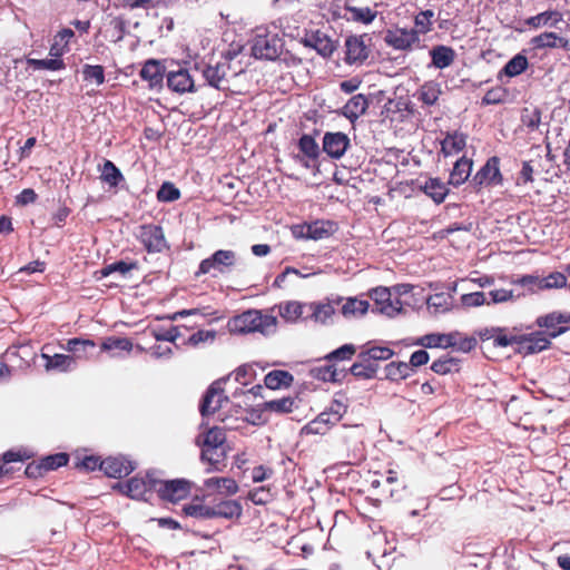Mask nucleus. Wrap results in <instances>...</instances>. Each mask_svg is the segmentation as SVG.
<instances>
[{"label": "nucleus", "instance_id": "nucleus-1", "mask_svg": "<svg viewBox=\"0 0 570 570\" xmlns=\"http://www.w3.org/2000/svg\"><path fill=\"white\" fill-rule=\"evenodd\" d=\"M276 324L277 320L275 316L262 313L257 309H248L230 318L227 323V327L233 334L254 332L268 334L275 330Z\"/></svg>", "mask_w": 570, "mask_h": 570}, {"label": "nucleus", "instance_id": "nucleus-2", "mask_svg": "<svg viewBox=\"0 0 570 570\" xmlns=\"http://www.w3.org/2000/svg\"><path fill=\"white\" fill-rule=\"evenodd\" d=\"M284 49L283 38L266 28H256L252 40V53L257 59L276 60Z\"/></svg>", "mask_w": 570, "mask_h": 570}, {"label": "nucleus", "instance_id": "nucleus-3", "mask_svg": "<svg viewBox=\"0 0 570 570\" xmlns=\"http://www.w3.org/2000/svg\"><path fill=\"white\" fill-rule=\"evenodd\" d=\"M226 435L223 429H209L202 444V459L212 465L222 463L226 458Z\"/></svg>", "mask_w": 570, "mask_h": 570}, {"label": "nucleus", "instance_id": "nucleus-4", "mask_svg": "<svg viewBox=\"0 0 570 570\" xmlns=\"http://www.w3.org/2000/svg\"><path fill=\"white\" fill-rule=\"evenodd\" d=\"M235 263L236 253L234 250H216L212 256L200 262L196 276L209 274L212 272L224 274L228 272Z\"/></svg>", "mask_w": 570, "mask_h": 570}, {"label": "nucleus", "instance_id": "nucleus-5", "mask_svg": "<svg viewBox=\"0 0 570 570\" xmlns=\"http://www.w3.org/2000/svg\"><path fill=\"white\" fill-rule=\"evenodd\" d=\"M136 237L148 253H161L168 248L164 230L159 225L145 224L139 226Z\"/></svg>", "mask_w": 570, "mask_h": 570}, {"label": "nucleus", "instance_id": "nucleus-6", "mask_svg": "<svg viewBox=\"0 0 570 570\" xmlns=\"http://www.w3.org/2000/svg\"><path fill=\"white\" fill-rule=\"evenodd\" d=\"M159 480L154 474L147 473L145 478L134 476L124 485L126 493L137 500L148 501L154 492H156Z\"/></svg>", "mask_w": 570, "mask_h": 570}, {"label": "nucleus", "instance_id": "nucleus-7", "mask_svg": "<svg viewBox=\"0 0 570 570\" xmlns=\"http://www.w3.org/2000/svg\"><path fill=\"white\" fill-rule=\"evenodd\" d=\"M370 297L374 301L375 309L390 317L401 313L403 303L401 299H392V291L387 287H376L370 291Z\"/></svg>", "mask_w": 570, "mask_h": 570}, {"label": "nucleus", "instance_id": "nucleus-8", "mask_svg": "<svg viewBox=\"0 0 570 570\" xmlns=\"http://www.w3.org/2000/svg\"><path fill=\"white\" fill-rule=\"evenodd\" d=\"M156 492L161 500L175 503L186 499L189 495L190 482L184 479H176L170 481L159 480Z\"/></svg>", "mask_w": 570, "mask_h": 570}, {"label": "nucleus", "instance_id": "nucleus-9", "mask_svg": "<svg viewBox=\"0 0 570 570\" xmlns=\"http://www.w3.org/2000/svg\"><path fill=\"white\" fill-rule=\"evenodd\" d=\"M537 325L549 331L548 336L554 338L566 333L570 326V313L552 312L537 318Z\"/></svg>", "mask_w": 570, "mask_h": 570}, {"label": "nucleus", "instance_id": "nucleus-10", "mask_svg": "<svg viewBox=\"0 0 570 570\" xmlns=\"http://www.w3.org/2000/svg\"><path fill=\"white\" fill-rule=\"evenodd\" d=\"M384 40L390 47L396 50H407L420 42L417 31L405 28L387 30Z\"/></svg>", "mask_w": 570, "mask_h": 570}, {"label": "nucleus", "instance_id": "nucleus-11", "mask_svg": "<svg viewBox=\"0 0 570 570\" xmlns=\"http://www.w3.org/2000/svg\"><path fill=\"white\" fill-rule=\"evenodd\" d=\"M166 82L171 91L179 95L196 91L194 78L186 68L179 67L177 70L169 71L166 75Z\"/></svg>", "mask_w": 570, "mask_h": 570}, {"label": "nucleus", "instance_id": "nucleus-12", "mask_svg": "<svg viewBox=\"0 0 570 570\" xmlns=\"http://www.w3.org/2000/svg\"><path fill=\"white\" fill-rule=\"evenodd\" d=\"M351 140L344 132H325L323 136V151L333 159H340L350 147Z\"/></svg>", "mask_w": 570, "mask_h": 570}, {"label": "nucleus", "instance_id": "nucleus-13", "mask_svg": "<svg viewBox=\"0 0 570 570\" xmlns=\"http://www.w3.org/2000/svg\"><path fill=\"white\" fill-rule=\"evenodd\" d=\"M500 160L498 157H491L473 176L472 184L476 187L499 185L502 176L499 168Z\"/></svg>", "mask_w": 570, "mask_h": 570}, {"label": "nucleus", "instance_id": "nucleus-14", "mask_svg": "<svg viewBox=\"0 0 570 570\" xmlns=\"http://www.w3.org/2000/svg\"><path fill=\"white\" fill-rule=\"evenodd\" d=\"M342 297L327 298L325 302L308 303L307 318L316 323L326 324L335 314L336 306L342 303Z\"/></svg>", "mask_w": 570, "mask_h": 570}, {"label": "nucleus", "instance_id": "nucleus-15", "mask_svg": "<svg viewBox=\"0 0 570 570\" xmlns=\"http://www.w3.org/2000/svg\"><path fill=\"white\" fill-rule=\"evenodd\" d=\"M99 469L109 478L120 479L130 474L135 465L125 456H109L100 461Z\"/></svg>", "mask_w": 570, "mask_h": 570}, {"label": "nucleus", "instance_id": "nucleus-16", "mask_svg": "<svg viewBox=\"0 0 570 570\" xmlns=\"http://www.w3.org/2000/svg\"><path fill=\"white\" fill-rule=\"evenodd\" d=\"M227 396L224 395V390L220 386V382H214L207 390L200 404V414L208 416L217 412L224 402H227Z\"/></svg>", "mask_w": 570, "mask_h": 570}, {"label": "nucleus", "instance_id": "nucleus-17", "mask_svg": "<svg viewBox=\"0 0 570 570\" xmlns=\"http://www.w3.org/2000/svg\"><path fill=\"white\" fill-rule=\"evenodd\" d=\"M302 43L305 47L313 48L323 58H328L336 50V42L332 40L326 33L321 31L312 32L306 35L302 39Z\"/></svg>", "mask_w": 570, "mask_h": 570}, {"label": "nucleus", "instance_id": "nucleus-18", "mask_svg": "<svg viewBox=\"0 0 570 570\" xmlns=\"http://www.w3.org/2000/svg\"><path fill=\"white\" fill-rule=\"evenodd\" d=\"M550 345V337L542 332H534L529 335H519L518 351L524 354L539 353Z\"/></svg>", "mask_w": 570, "mask_h": 570}, {"label": "nucleus", "instance_id": "nucleus-19", "mask_svg": "<svg viewBox=\"0 0 570 570\" xmlns=\"http://www.w3.org/2000/svg\"><path fill=\"white\" fill-rule=\"evenodd\" d=\"M299 228L302 232L305 230V238L318 240L333 235L337 226L331 220H315L309 224H304Z\"/></svg>", "mask_w": 570, "mask_h": 570}, {"label": "nucleus", "instance_id": "nucleus-20", "mask_svg": "<svg viewBox=\"0 0 570 570\" xmlns=\"http://www.w3.org/2000/svg\"><path fill=\"white\" fill-rule=\"evenodd\" d=\"M230 66H228L227 61H217L215 65H207L203 69V77L207 85L222 89V83L224 82Z\"/></svg>", "mask_w": 570, "mask_h": 570}, {"label": "nucleus", "instance_id": "nucleus-21", "mask_svg": "<svg viewBox=\"0 0 570 570\" xmlns=\"http://www.w3.org/2000/svg\"><path fill=\"white\" fill-rule=\"evenodd\" d=\"M346 57L345 61L348 65L361 63L367 56V48L361 37L351 36L345 41Z\"/></svg>", "mask_w": 570, "mask_h": 570}, {"label": "nucleus", "instance_id": "nucleus-22", "mask_svg": "<svg viewBox=\"0 0 570 570\" xmlns=\"http://www.w3.org/2000/svg\"><path fill=\"white\" fill-rule=\"evenodd\" d=\"M281 317L286 322L295 323L299 320H307L308 304L289 301L278 305Z\"/></svg>", "mask_w": 570, "mask_h": 570}, {"label": "nucleus", "instance_id": "nucleus-23", "mask_svg": "<svg viewBox=\"0 0 570 570\" xmlns=\"http://www.w3.org/2000/svg\"><path fill=\"white\" fill-rule=\"evenodd\" d=\"M460 336V333L452 332L449 334H428L421 337L417 342L419 345L433 348V347H443L448 348L451 346H456V337Z\"/></svg>", "mask_w": 570, "mask_h": 570}, {"label": "nucleus", "instance_id": "nucleus-24", "mask_svg": "<svg viewBox=\"0 0 570 570\" xmlns=\"http://www.w3.org/2000/svg\"><path fill=\"white\" fill-rule=\"evenodd\" d=\"M142 80L148 82L149 88H156L163 83L164 68L159 61L150 59L142 66L140 72Z\"/></svg>", "mask_w": 570, "mask_h": 570}, {"label": "nucleus", "instance_id": "nucleus-25", "mask_svg": "<svg viewBox=\"0 0 570 570\" xmlns=\"http://www.w3.org/2000/svg\"><path fill=\"white\" fill-rule=\"evenodd\" d=\"M563 19V16L558 10H547L541 13H538L537 16L530 17L525 19L524 23L532 28V29H539L542 27H556L559 22H561Z\"/></svg>", "mask_w": 570, "mask_h": 570}, {"label": "nucleus", "instance_id": "nucleus-26", "mask_svg": "<svg viewBox=\"0 0 570 570\" xmlns=\"http://www.w3.org/2000/svg\"><path fill=\"white\" fill-rule=\"evenodd\" d=\"M368 100L363 94L354 95L343 107L342 114L352 122L365 114Z\"/></svg>", "mask_w": 570, "mask_h": 570}, {"label": "nucleus", "instance_id": "nucleus-27", "mask_svg": "<svg viewBox=\"0 0 570 570\" xmlns=\"http://www.w3.org/2000/svg\"><path fill=\"white\" fill-rule=\"evenodd\" d=\"M530 43L535 49H544V48H562L569 49V40L558 36L554 32H543L535 37H533Z\"/></svg>", "mask_w": 570, "mask_h": 570}, {"label": "nucleus", "instance_id": "nucleus-28", "mask_svg": "<svg viewBox=\"0 0 570 570\" xmlns=\"http://www.w3.org/2000/svg\"><path fill=\"white\" fill-rule=\"evenodd\" d=\"M442 95L441 83L436 81L424 82L415 94V97L423 106H434Z\"/></svg>", "mask_w": 570, "mask_h": 570}, {"label": "nucleus", "instance_id": "nucleus-29", "mask_svg": "<svg viewBox=\"0 0 570 570\" xmlns=\"http://www.w3.org/2000/svg\"><path fill=\"white\" fill-rule=\"evenodd\" d=\"M432 66L438 69L450 67L455 59V51L448 46H435L430 50Z\"/></svg>", "mask_w": 570, "mask_h": 570}, {"label": "nucleus", "instance_id": "nucleus-30", "mask_svg": "<svg viewBox=\"0 0 570 570\" xmlns=\"http://www.w3.org/2000/svg\"><path fill=\"white\" fill-rule=\"evenodd\" d=\"M340 305L343 316L347 318L363 316L370 307L367 301L358 299L356 297H348L343 299Z\"/></svg>", "mask_w": 570, "mask_h": 570}, {"label": "nucleus", "instance_id": "nucleus-31", "mask_svg": "<svg viewBox=\"0 0 570 570\" xmlns=\"http://www.w3.org/2000/svg\"><path fill=\"white\" fill-rule=\"evenodd\" d=\"M393 355L394 351L387 346H376L367 343L358 354V360H365L373 363L375 361H387Z\"/></svg>", "mask_w": 570, "mask_h": 570}, {"label": "nucleus", "instance_id": "nucleus-32", "mask_svg": "<svg viewBox=\"0 0 570 570\" xmlns=\"http://www.w3.org/2000/svg\"><path fill=\"white\" fill-rule=\"evenodd\" d=\"M421 189L431 197L436 204H441L444 202L449 189L444 183H442L439 178H429L421 186Z\"/></svg>", "mask_w": 570, "mask_h": 570}, {"label": "nucleus", "instance_id": "nucleus-33", "mask_svg": "<svg viewBox=\"0 0 570 570\" xmlns=\"http://www.w3.org/2000/svg\"><path fill=\"white\" fill-rule=\"evenodd\" d=\"M214 518L234 519L242 515V505L235 500H223L214 505Z\"/></svg>", "mask_w": 570, "mask_h": 570}, {"label": "nucleus", "instance_id": "nucleus-34", "mask_svg": "<svg viewBox=\"0 0 570 570\" xmlns=\"http://www.w3.org/2000/svg\"><path fill=\"white\" fill-rule=\"evenodd\" d=\"M472 161L465 157L456 160L450 174L449 184L458 187L462 185L470 176Z\"/></svg>", "mask_w": 570, "mask_h": 570}, {"label": "nucleus", "instance_id": "nucleus-35", "mask_svg": "<svg viewBox=\"0 0 570 570\" xmlns=\"http://www.w3.org/2000/svg\"><path fill=\"white\" fill-rule=\"evenodd\" d=\"M466 144V138L461 132L448 134L441 141V150L444 156H451L463 150Z\"/></svg>", "mask_w": 570, "mask_h": 570}, {"label": "nucleus", "instance_id": "nucleus-36", "mask_svg": "<svg viewBox=\"0 0 570 570\" xmlns=\"http://www.w3.org/2000/svg\"><path fill=\"white\" fill-rule=\"evenodd\" d=\"M293 375L283 370H274L266 374L264 382L266 387L277 390L281 387H288L293 383Z\"/></svg>", "mask_w": 570, "mask_h": 570}, {"label": "nucleus", "instance_id": "nucleus-37", "mask_svg": "<svg viewBox=\"0 0 570 570\" xmlns=\"http://www.w3.org/2000/svg\"><path fill=\"white\" fill-rule=\"evenodd\" d=\"M42 357L47 360L46 368L48 371L59 370L66 372L75 365V358L66 354H55L53 356L42 354Z\"/></svg>", "mask_w": 570, "mask_h": 570}, {"label": "nucleus", "instance_id": "nucleus-38", "mask_svg": "<svg viewBox=\"0 0 570 570\" xmlns=\"http://www.w3.org/2000/svg\"><path fill=\"white\" fill-rule=\"evenodd\" d=\"M204 485L208 489H217L225 494H235L238 491L237 483L229 478H209L205 480Z\"/></svg>", "mask_w": 570, "mask_h": 570}, {"label": "nucleus", "instance_id": "nucleus-39", "mask_svg": "<svg viewBox=\"0 0 570 570\" xmlns=\"http://www.w3.org/2000/svg\"><path fill=\"white\" fill-rule=\"evenodd\" d=\"M100 179L110 187H116L124 180V176L117 166L111 160L107 159L102 165Z\"/></svg>", "mask_w": 570, "mask_h": 570}, {"label": "nucleus", "instance_id": "nucleus-40", "mask_svg": "<svg viewBox=\"0 0 570 570\" xmlns=\"http://www.w3.org/2000/svg\"><path fill=\"white\" fill-rule=\"evenodd\" d=\"M528 66V58L522 53H518L505 63L501 72L508 77H517L521 75Z\"/></svg>", "mask_w": 570, "mask_h": 570}, {"label": "nucleus", "instance_id": "nucleus-41", "mask_svg": "<svg viewBox=\"0 0 570 570\" xmlns=\"http://www.w3.org/2000/svg\"><path fill=\"white\" fill-rule=\"evenodd\" d=\"M385 377L391 381H400L410 376L412 368L405 362H391L385 368Z\"/></svg>", "mask_w": 570, "mask_h": 570}, {"label": "nucleus", "instance_id": "nucleus-42", "mask_svg": "<svg viewBox=\"0 0 570 570\" xmlns=\"http://www.w3.org/2000/svg\"><path fill=\"white\" fill-rule=\"evenodd\" d=\"M453 297L450 293H436L430 295L426 299L429 308H433L435 313H443L451 308Z\"/></svg>", "mask_w": 570, "mask_h": 570}, {"label": "nucleus", "instance_id": "nucleus-43", "mask_svg": "<svg viewBox=\"0 0 570 570\" xmlns=\"http://www.w3.org/2000/svg\"><path fill=\"white\" fill-rule=\"evenodd\" d=\"M315 377L324 382H340L344 376V372L338 370L334 364H326L313 370Z\"/></svg>", "mask_w": 570, "mask_h": 570}, {"label": "nucleus", "instance_id": "nucleus-44", "mask_svg": "<svg viewBox=\"0 0 570 570\" xmlns=\"http://www.w3.org/2000/svg\"><path fill=\"white\" fill-rule=\"evenodd\" d=\"M521 296H524V293L514 294L513 289L507 288H495L489 292L488 305L491 304H502L507 302H515Z\"/></svg>", "mask_w": 570, "mask_h": 570}, {"label": "nucleus", "instance_id": "nucleus-45", "mask_svg": "<svg viewBox=\"0 0 570 570\" xmlns=\"http://www.w3.org/2000/svg\"><path fill=\"white\" fill-rule=\"evenodd\" d=\"M298 148L304 157H307L308 159L315 160L320 156L318 144L311 135L304 134L298 139Z\"/></svg>", "mask_w": 570, "mask_h": 570}, {"label": "nucleus", "instance_id": "nucleus-46", "mask_svg": "<svg viewBox=\"0 0 570 570\" xmlns=\"http://www.w3.org/2000/svg\"><path fill=\"white\" fill-rule=\"evenodd\" d=\"M95 347L96 344L91 340L71 338L67 342L66 350L81 357L87 356Z\"/></svg>", "mask_w": 570, "mask_h": 570}, {"label": "nucleus", "instance_id": "nucleus-47", "mask_svg": "<svg viewBox=\"0 0 570 570\" xmlns=\"http://www.w3.org/2000/svg\"><path fill=\"white\" fill-rule=\"evenodd\" d=\"M377 371V365L370 361L360 360L358 362H355L351 368L350 372L361 379H373L375 377Z\"/></svg>", "mask_w": 570, "mask_h": 570}, {"label": "nucleus", "instance_id": "nucleus-48", "mask_svg": "<svg viewBox=\"0 0 570 570\" xmlns=\"http://www.w3.org/2000/svg\"><path fill=\"white\" fill-rule=\"evenodd\" d=\"M431 370L440 375L456 372L459 371V361L451 356H443L432 363Z\"/></svg>", "mask_w": 570, "mask_h": 570}, {"label": "nucleus", "instance_id": "nucleus-49", "mask_svg": "<svg viewBox=\"0 0 570 570\" xmlns=\"http://www.w3.org/2000/svg\"><path fill=\"white\" fill-rule=\"evenodd\" d=\"M183 512L187 517H193L197 519H214V510H212V505L207 504L189 503L184 505Z\"/></svg>", "mask_w": 570, "mask_h": 570}, {"label": "nucleus", "instance_id": "nucleus-50", "mask_svg": "<svg viewBox=\"0 0 570 570\" xmlns=\"http://www.w3.org/2000/svg\"><path fill=\"white\" fill-rule=\"evenodd\" d=\"M137 268H138L137 262L127 263L124 261H118V262H115L112 264L105 266L104 268L100 269L99 273H100L101 277H107L110 274L116 273V272L122 276H126L130 271L137 269Z\"/></svg>", "mask_w": 570, "mask_h": 570}, {"label": "nucleus", "instance_id": "nucleus-51", "mask_svg": "<svg viewBox=\"0 0 570 570\" xmlns=\"http://www.w3.org/2000/svg\"><path fill=\"white\" fill-rule=\"evenodd\" d=\"M511 284L525 287L529 293L543 291L542 277L537 275H523L521 277L513 278Z\"/></svg>", "mask_w": 570, "mask_h": 570}, {"label": "nucleus", "instance_id": "nucleus-52", "mask_svg": "<svg viewBox=\"0 0 570 570\" xmlns=\"http://www.w3.org/2000/svg\"><path fill=\"white\" fill-rule=\"evenodd\" d=\"M265 410L276 413H291L296 407L295 399L282 397L278 400H272L265 403Z\"/></svg>", "mask_w": 570, "mask_h": 570}, {"label": "nucleus", "instance_id": "nucleus-53", "mask_svg": "<svg viewBox=\"0 0 570 570\" xmlns=\"http://www.w3.org/2000/svg\"><path fill=\"white\" fill-rule=\"evenodd\" d=\"M131 348H132V343L127 337H115V336L107 337L104 340V342L101 344V350L106 351V352H111L115 350L130 352Z\"/></svg>", "mask_w": 570, "mask_h": 570}, {"label": "nucleus", "instance_id": "nucleus-54", "mask_svg": "<svg viewBox=\"0 0 570 570\" xmlns=\"http://www.w3.org/2000/svg\"><path fill=\"white\" fill-rule=\"evenodd\" d=\"M28 65L35 70H61L65 68V63L60 58L51 59H29Z\"/></svg>", "mask_w": 570, "mask_h": 570}, {"label": "nucleus", "instance_id": "nucleus-55", "mask_svg": "<svg viewBox=\"0 0 570 570\" xmlns=\"http://www.w3.org/2000/svg\"><path fill=\"white\" fill-rule=\"evenodd\" d=\"M434 17V12L432 10H424L419 12L414 18V26L417 31V36L420 33L425 35L432 30V19Z\"/></svg>", "mask_w": 570, "mask_h": 570}, {"label": "nucleus", "instance_id": "nucleus-56", "mask_svg": "<svg viewBox=\"0 0 570 570\" xmlns=\"http://www.w3.org/2000/svg\"><path fill=\"white\" fill-rule=\"evenodd\" d=\"M346 10L351 13V17L354 21L362 22L365 24L373 22V20L376 17V12L368 7L357 8L346 6Z\"/></svg>", "mask_w": 570, "mask_h": 570}, {"label": "nucleus", "instance_id": "nucleus-57", "mask_svg": "<svg viewBox=\"0 0 570 570\" xmlns=\"http://www.w3.org/2000/svg\"><path fill=\"white\" fill-rule=\"evenodd\" d=\"M85 80L95 81L97 86L105 82V71L102 66L99 65H85L82 69Z\"/></svg>", "mask_w": 570, "mask_h": 570}, {"label": "nucleus", "instance_id": "nucleus-58", "mask_svg": "<svg viewBox=\"0 0 570 570\" xmlns=\"http://www.w3.org/2000/svg\"><path fill=\"white\" fill-rule=\"evenodd\" d=\"M461 305L465 308L479 307L482 305H488V298L485 293L483 292H473L469 294H463L460 298Z\"/></svg>", "mask_w": 570, "mask_h": 570}, {"label": "nucleus", "instance_id": "nucleus-59", "mask_svg": "<svg viewBox=\"0 0 570 570\" xmlns=\"http://www.w3.org/2000/svg\"><path fill=\"white\" fill-rule=\"evenodd\" d=\"M542 286L544 289L563 288L568 286L567 276L560 272L550 273L548 276L542 277Z\"/></svg>", "mask_w": 570, "mask_h": 570}, {"label": "nucleus", "instance_id": "nucleus-60", "mask_svg": "<svg viewBox=\"0 0 570 570\" xmlns=\"http://www.w3.org/2000/svg\"><path fill=\"white\" fill-rule=\"evenodd\" d=\"M216 334L217 333L214 330H199L188 337L187 344L190 346H198L200 344L212 343L215 341Z\"/></svg>", "mask_w": 570, "mask_h": 570}, {"label": "nucleus", "instance_id": "nucleus-61", "mask_svg": "<svg viewBox=\"0 0 570 570\" xmlns=\"http://www.w3.org/2000/svg\"><path fill=\"white\" fill-rule=\"evenodd\" d=\"M180 197V191L171 183H164L157 191V199L159 202L170 203Z\"/></svg>", "mask_w": 570, "mask_h": 570}, {"label": "nucleus", "instance_id": "nucleus-62", "mask_svg": "<svg viewBox=\"0 0 570 570\" xmlns=\"http://www.w3.org/2000/svg\"><path fill=\"white\" fill-rule=\"evenodd\" d=\"M68 463V455L66 453H57L49 455L41 461L43 471H52Z\"/></svg>", "mask_w": 570, "mask_h": 570}, {"label": "nucleus", "instance_id": "nucleus-63", "mask_svg": "<svg viewBox=\"0 0 570 570\" xmlns=\"http://www.w3.org/2000/svg\"><path fill=\"white\" fill-rule=\"evenodd\" d=\"M356 352V348L353 344H344L337 350L330 353L326 358L328 361L332 360H350Z\"/></svg>", "mask_w": 570, "mask_h": 570}, {"label": "nucleus", "instance_id": "nucleus-64", "mask_svg": "<svg viewBox=\"0 0 570 570\" xmlns=\"http://www.w3.org/2000/svg\"><path fill=\"white\" fill-rule=\"evenodd\" d=\"M494 346L507 347L513 344L519 346V335H508L504 328L499 327L495 334Z\"/></svg>", "mask_w": 570, "mask_h": 570}]
</instances>
